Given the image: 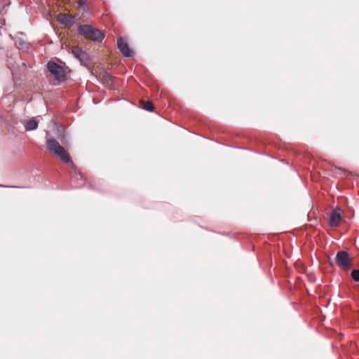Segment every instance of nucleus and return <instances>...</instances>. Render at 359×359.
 <instances>
[{
    "label": "nucleus",
    "instance_id": "obj_14",
    "mask_svg": "<svg viewBox=\"0 0 359 359\" xmlns=\"http://www.w3.org/2000/svg\"><path fill=\"white\" fill-rule=\"evenodd\" d=\"M12 74H13V76L15 75L16 74L15 70L13 69L12 70Z\"/></svg>",
    "mask_w": 359,
    "mask_h": 359
},
{
    "label": "nucleus",
    "instance_id": "obj_4",
    "mask_svg": "<svg viewBox=\"0 0 359 359\" xmlns=\"http://www.w3.org/2000/svg\"><path fill=\"white\" fill-rule=\"evenodd\" d=\"M336 262L341 268L347 269L350 266L351 258L348 252L340 251L337 254Z\"/></svg>",
    "mask_w": 359,
    "mask_h": 359
},
{
    "label": "nucleus",
    "instance_id": "obj_13",
    "mask_svg": "<svg viewBox=\"0 0 359 359\" xmlns=\"http://www.w3.org/2000/svg\"><path fill=\"white\" fill-rule=\"evenodd\" d=\"M79 4H80V6H84L85 3L83 0H79Z\"/></svg>",
    "mask_w": 359,
    "mask_h": 359
},
{
    "label": "nucleus",
    "instance_id": "obj_15",
    "mask_svg": "<svg viewBox=\"0 0 359 359\" xmlns=\"http://www.w3.org/2000/svg\"><path fill=\"white\" fill-rule=\"evenodd\" d=\"M22 65L23 67H25V68L26 67V65L24 62L22 63Z\"/></svg>",
    "mask_w": 359,
    "mask_h": 359
},
{
    "label": "nucleus",
    "instance_id": "obj_7",
    "mask_svg": "<svg viewBox=\"0 0 359 359\" xmlns=\"http://www.w3.org/2000/svg\"><path fill=\"white\" fill-rule=\"evenodd\" d=\"M40 120H42L41 117H34L25 121L24 126L26 131H32L36 130L38 127V124Z\"/></svg>",
    "mask_w": 359,
    "mask_h": 359
},
{
    "label": "nucleus",
    "instance_id": "obj_3",
    "mask_svg": "<svg viewBox=\"0 0 359 359\" xmlns=\"http://www.w3.org/2000/svg\"><path fill=\"white\" fill-rule=\"evenodd\" d=\"M46 67L56 81L61 82L65 80L67 71L62 65L49 61Z\"/></svg>",
    "mask_w": 359,
    "mask_h": 359
},
{
    "label": "nucleus",
    "instance_id": "obj_5",
    "mask_svg": "<svg viewBox=\"0 0 359 359\" xmlns=\"http://www.w3.org/2000/svg\"><path fill=\"white\" fill-rule=\"evenodd\" d=\"M72 53L83 65H87L89 62L88 54L78 46L72 48Z\"/></svg>",
    "mask_w": 359,
    "mask_h": 359
},
{
    "label": "nucleus",
    "instance_id": "obj_10",
    "mask_svg": "<svg viewBox=\"0 0 359 359\" xmlns=\"http://www.w3.org/2000/svg\"><path fill=\"white\" fill-rule=\"evenodd\" d=\"M15 45L18 46L19 49L25 50L27 48V42L23 40L22 39H17L15 40Z\"/></svg>",
    "mask_w": 359,
    "mask_h": 359
},
{
    "label": "nucleus",
    "instance_id": "obj_11",
    "mask_svg": "<svg viewBox=\"0 0 359 359\" xmlns=\"http://www.w3.org/2000/svg\"><path fill=\"white\" fill-rule=\"evenodd\" d=\"M143 108L147 111H152L154 109V106L151 102H146L144 104Z\"/></svg>",
    "mask_w": 359,
    "mask_h": 359
},
{
    "label": "nucleus",
    "instance_id": "obj_8",
    "mask_svg": "<svg viewBox=\"0 0 359 359\" xmlns=\"http://www.w3.org/2000/svg\"><path fill=\"white\" fill-rule=\"evenodd\" d=\"M341 216L339 209L334 210L330 215V223L332 226H337L341 221Z\"/></svg>",
    "mask_w": 359,
    "mask_h": 359
},
{
    "label": "nucleus",
    "instance_id": "obj_12",
    "mask_svg": "<svg viewBox=\"0 0 359 359\" xmlns=\"http://www.w3.org/2000/svg\"><path fill=\"white\" fill-rule=\"evenodd\" d=\"M351 277L355 281H359V270H353Z\"/></svg>",
    "mask_w": 359,
    "mask_h": 359
},
{
    "label": "nucleus",
    "instance_id": "obj_9",
    "mask_svg": "<svg viewBox=\"0 0 359 359\" xmlns=\"http://www.w3.org/2000/svg\"><path fill=\"white\" fill-rule=\"evenodd\" d=\"M59 20L66 25H70L74 22L73 18L71 16L66 14L61 15L59 18Z\"/></svg>",
    "mask_w": 359,
    "mask_h": 359
},
{
    "label": "nucleus",
    "instance_id": "obj_6",
    "mask_svg": "<svg viewBox=\"0 0 359 359\" xmlns=\"http://www.w3.org/2000/svg\"><path fill=\"white\" fill-rule=\"evenodd\" d=\"M117 45L122 54L126 57H131L133 55V50H131L128 44L120 38L117 41Z\"/></svg>",
    "mask_w": 359,
    "mask_h": 359
},
{
    "label": "nucleus",
    "instance_id": "obj_2",
    "mask_svg": "<svg viewBox=\"0 0 359 359\" xmlns=\"http://www.w3.org/2000/svg\"><path fill=\"white\" fill-rule=\"evenodd\" d=\"M48 144L50 150L53 152L57 158L61 159L65 163L71 162V158L66 151V150L60 145V144L55 140H49Z\"/></svg>",
    "mask_w": 359,
    "mask_h": 359
},
{
    "label": "nucleus",
    "instance_id": "obj_1",
    "mask_svg": "<svg viewBox=\"0 0 359 359\" xmlns=\"http://www.w3.org/2000/svg\"><path fill=\"white\" fill-rule=\"evenodd\" d=\"M79 32L86 38L93 41H100L104 38V34L100 30L87 25L80 26Z\"/></svg>",
    "mask_w": 359,
    "mask_h": 359
}]
</instances>
